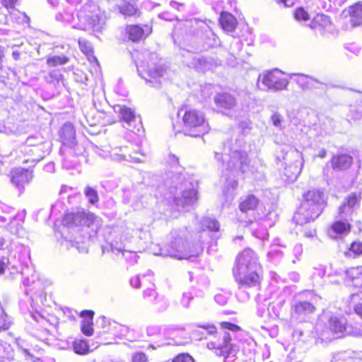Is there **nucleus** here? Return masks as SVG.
<instances>
[{"mask_svg": "<svg viewBox=\"0 0 362 362\" xmlns=\"http://www.w3.org/2000/svg\"><path fill=\"white\" fill-rule=\"evenodd\" d=\"M84 194L88 202L92 204H96L99 200L97 190L90 186L86 187L84 189Z\"/></svg>", "mask_w": 362, "mask_h": 362, "instance_id": "nucleus-42", "label": "nucleus"}, {"mask_svg": "<svg viewBox=\"0 0 362 362\" xmlns=\"http://www.w3.org/2000/svg\"><path fill=\"white\" fill-rule=\"evenodd\" d=\"M192 296L190 293H184L180 300L181 304L185 308H188L190 300L192 299Z\"/></svg>", "mask_w": 362, "mask_h": 362, "instance_id": "nucleus-55", "label": "nucleus"}, {"mask_svg": "<svg viewBox=\"0 0 362 362\" xmlns=\"http://www.w3.org/2000/svg\"><path fill=\"white\" fill-rule=\"evenodd\" d=\"M11 182L21 192H23L25 185L30 183L33 179V172L29 169L15 168L10 173Z\"/></svg>", "mask_w": 362, "mask_h": 362, "instance_id": "nucleus-14", "label": "nucleus"}, {"mask_svg": "<svg viewBox=\"0 0 362 362\" xmlns=\"http://www.w3.org/2000/svg\"><path fill=\"white\" fill-rule=\"evenodd\" d=\"M115 112L119 114L121 119L124 122V127L132 132L136 129L139 131L141 126V121H137L134 112L126 106L117 105L114 107Z\"/></svg>", "mask_w": 362, "mask_h": 362, "instance_id": "nucleus-13", "label": "nucleus"}, {"mask_svg": "<svg viewBox=\"0 0 362 362\" xmlns=\"http://www.w3.org/2000/svg\"><path fill=\"white\" fill-rule=\"evenodd\" d=\"M157 293L155 291L153 288H148L144 291V298H148L150 297H153L155 299L156 298Z\"/></svg>", "mask_w": 362, "mask_h": 362, "instance_id": "nucleus-61", "label": "nucleus"}, {"mask_svg": "<svg viewBox=\"0 0 362 362\" xmlns=\"http://www.w3.org/2000/svg\"><path fill=\"white\" fill-rule=\"evenodd\" d=\"M359 201L360 196L356 193H352L347 197L344 202L355 210L359 204Z\"/></svg>", "mask_w": 362, "mask_h": 362, "instance_id": "nucleus-46", "label": "nucleus"}, {"mask_svg": "<svg viewBox=\"0 0 362 362\" xmlns=\"http://www.w3.org/2000/svg\"><path fill=\"white\" fill-rule=\"evenodd\" d=\"M110 248H111V250L114 253L117 254V253L121 252L122 256L126 259H135L136 257V255L135 252L124 250L122 247H116V246L113 245L112 244H111L110 245Z\"/></svg>", "mask_w": 362, "mask_h": 362, "instance_id": "nucleus-44", "label": "nucleus"}, {"mask_svg": "<svg viewBox=\"0 0 362 362\" xmlns=\"http://www.w3.org/2000/svg\"><path fill=\"white\" fill-rule=\"evenodd\" d=\"M45 144L41 142L40 146H23L21 148V153L24 154L25 158L22 160L23 163H31L33 165L43 159L46 151H44Z\"/></svg>", "mask_w": 362, "mask_h": 362, "instance_id": "nucleus-15", "label": "nucleus"}, {"mask_svg": "<svg viewBox=\"0 0 362 362\" xmlns=\"http://www.w3.org/2000/svg\"><path fill=\"white\" fill-rule=\"evenodd\" d=\"M47 83H59L63 80V75L59 70H53L49 72L48 75L45 77Z\"/></svg>", "mask_w": 362, "mask_h": 362, "instance_id": "nucleus-45", "label": "nucleus"}, {"mask_svg": "<svg viewBox=\"0 0 362 362\" xmlns=\"http://www.w3.org/2000/svg\"><path fill=\"white\" fill-rule=\"evenodd\" d=\"M78 45L81 50L88 57L90 62H97V59L93 55L91 45L88 41L80 39L78 40Z\"/></svg>", "mask_w": 362, "mask_h": 362, "instance_id": "nucleus-36", "label": "nucleus"}, {"mask_svg": "<svg viewBox=\"0 0 362 362\" xmlns=\"http://www.w3.org/2000/svg\"><path fill=\"white\" fill-rule=\"evenodd\" d=\"M346 256L351 257H358L362 255V243L354 241L349 246V250L345 252Z\"/></svg>", "mask_w": 362, "mask_h": 362, "instance_id": "nucleus-37", "label": "nucleus"}, {"mask_svg": "<svg viewBox=\"0 0 362 362\" xmlns=\"http://www.w3.org/2000/svg\"><path fill=\"white\" fill-rule=\"evenodd\" d=\"M350 23L352 27L362 25V1L355 4L349 8Z\"/></svg>", "mask_w": 362, "mask_h": 362, "instance_id": "nucleus-25", "label": "nucleus"}, {"mask_svg": "<svg viewBox=\"0 0 362 362\" xmlns=\"http://www.w3.org/2000/svg\"><path fill=\"white\" fill-rule=\"evenodd\" d=\"M119 11L125 16H134L138 11L136 4V0H131V1H122L119 6Z\"/></svg>", "mask_w": 362, "mask_h": 362, "instance_id": "nucleus-31", "label": "nucleus"}, {"mask_svg": "<svg viewBox=\"0 0 362 362\" xmlns=\"http://www.w3.org/2000/svg\"><path fill=\"white\" fill-rule=\"evenodd\" d=\"M13 357L14 353L11 345L0 340V362L11 361Z\"/></svg>", "mask_w": 362, "mask_h": 362, "instance_id": "nucleus-32", "label": "nucleus"}, {"mask_svg": "<svg viewBox=\"0 0 362 362\" xmlns=\"http://www.w3.org/2000/svg\"><path fill=\"white\" fill-rule=\"evenodd\" d=\"M313 212L314 210L309 207L305 211H302L300 205L297 212L293 216V221L298 225H303L313 221L319 216H315Z\"/></svg>", "mask_w": 362, "mask_h": 362, "instance_id": "nucleus-24", "label": "nucleus"}, {"mask_svg": "<svg viewBox=\"0 0 362 362\" xmlns=\"http://www.w3.org/2000/svg\"><path fill=\"white\" fill-rule=\"evenodd\" d=\"M271 119H272V124L275 127H278L281 126V120H282V117H281V115L280 114H279L277 112L273 114L272 115Z\"/></svg>", "mask_w": 362, "mask_h": 362, "instance_id": "nucleus-58", "label": "nucleus"}, {"mask_svg": "<svg viewBox=\"0 0 362 362\" xmlns=\"http://www.w3.org/2000/svg\"><path fill=\"white\" fill-rule=\"evenodd\" d=\"M351 222L350 221L336 217V221L328 230L329 236L331 238L337 239L347 235L351 229Z\"/></svg>", "mask_w": 362, "mask_h": 362, "instance_id": "nucleus-17", "label": "nucleus"}, {"mask_svg": "<svg viewBox=\"0 0 362 362\" xmlns=\"http://www.w3.org/2000/svg\"><path fill=\"white\" fill-rule=\"evenodd\" d=\"M78 23L74 25L81 30L91 28L94 31L100 32L105 24V17L96 9L95 5L86 0V2L76 14Z\"/></svg>", "mask_w": 362, "mask_h": 362, "instance_id": "nucleus-2", "label": "nucleus"}, {"mask_svg": "<svg viewBox=\"0 0 362 362\" xmlns=\"http://www.w3.org/2000/svg\"><path fill=\"white\" fill-rule=\"evenodd\" d=\"M62 143L64 146L74 148L76 145L75 129L74 126L68 122L63 125L59 131Z\"/></svg>", "mask_w": 362, "mask_h": 362, "instance_id": "nucleus-21", "label": "nucleus"}, {"mask_svg": "<svg viewBox=\"0 0 362 362\" xmlns=\"http://www.w3.org/2000/svg\"><path fill=\"white\" fill-rule=\"evenodd\" d=\"M291 78H293L294 81L303 90H311L315 88H327V84L322 82L310 76L303 74H291Z\"/></svg>", "mask_w": 362, "mask_h": 362, "instance_id": "nucleus-16", "label": "nucleus"}, {"mask_svg": "<svg viewBox=\"0 0 362 362\" xmlns=\"http://www.w3.org/2000/svg\"><path fill=\"white\" fill-rule=\"evenodd\" d=\"M259 204V199L254 195L250 194L242 197L239 204V209L242 212L255 210Z\"/></svg>", "mask_w": 362, "mask_h": 362, "instance_id": "nucleus-26", "label": "nucleus"}, {"mask_svg": "<svg viewBox=\"0 0 362 362\" xmlns=\"http://www.w3.org/2000/svg\"><path fill=\"white\" fill-rule=\"evenodd\" d=\"M148 58L149 61L146 62H141L136 65L137 71L141 77L150 83L151 86L158 88L165 76L166 69L154 62L157 59L156 53L149 54Z\"/></svg>", "mask_w": 362, "mask_h": 362, "instance_id": "nucleus-5", "label": "nucleus"}, {"mask_svg": "<svg viewBox=\"0 0 362 362\" xmlns=\"http://www.w3.org/2000/svg\"><path fill=\"white\" fill-rule=\"evenodd\" d=\"M260 269H244L243 271H233V276L240 290L249 288H256L260 284Z\"/></svg>", "mask_w": 362, "mask_h": 362, "instance_id": "nucleus-10", "label": "nucleus"}, {"mask_svg": "<svg viewBox=\"0 0 362 362\" xmlns=\"http://www.w3.org/2000/svg\"><path fill=\"white\" fill-rule=\"evenodd\" d=\"M112 158L117 161L127 160V161H134L135 163L141 162V159L140 158L132 156V154H124V153H114L111 155Z\"/></svg>", "mask_w": 362, "mask_h": 362, "instance_id": "nucleus-43", "label": "nucleus"}, {"mask_svg": "<svg viewBox=\"0 0 362 362\" xmlns=\"http://www.w3.org/2000/svg\"><path fill=\"white\" fill-rule=\"evenodd\" d=\"M18 0H0L1 4L7 8H13Z\"/></svg>", "mask_w": 362, "mask_h": 362, "instance_id": "nucleus-62", "label": "nucleus"}, {"mask_svg": "<svg viewBox=\"0 0 362 362\" xmlns=\"http://www.w3.org/2000/svg\"><path fill=\"white\" fill-rule=\"evenodd\" d=\"M260 269H262L261 265L259 263L256 253L252 250L247 248L237 256L233 271Z\"/></svg>", "mask_w": 362, "mask_h": 362, "instance_id": "nucleus-12", "label": "nucleus"}, {"mask_svg": "<svg viewBox=\"0 0 362 362\" xmlns=\"http://www.w3.org/2000/svg\"><path fill=\"white\" fill-rule=\"evenodd\" d=\"M198 22L197 21H186L183 22L182 23H179L176 27L175 29L177 30L181 28L182 25H183L186 28H192L194 24H197Z\"/></svg>", "mask_w": 362, "mask_h": 362, "instance_id": "nucleus-60", "label": "nucleus"}, {"mask_svg": "<svg viewBox=\"0 0 362 362\" xmlns=\"http://www.w3.org/2000/svg\"><path fill=\"white\" fill-rule=\"evenodd\" d=\"M294 16L298 21H307L308 19V14L303 8H298L294 13Z\"/></svg>", "mask_w": 362, "mask_h": 362, "instance_id": "nucleus-50", "label": "nucleus"}, {"mask_svg": "<svg viewBox=\"0 0 362 362\" xmlns=\"http://www.w3.org/2000/svg\"><path fill=\"white\" fill-rule=\"evenodd\" d=\"M362 118V103L356 105H351L349 107V113L347 114V119L349 120H359Z\"/></svg>", "mask_w": 362, "mask_h": 362, "instance_id": "nucleus-34", "label": "nucleus"}, {"mask_svg": "<svg viewBox=\"0 0 362 362\" xmlns=\"http://www.w3.org/2000/svg\"><path fill=\"white\" fill-rule=\"evenodd\" d=\"M78 241H76V240H67L66 238H64L62 240L61 244L62 245L66 247L67 249H69L71 247H76L78 251L81 252L80 250V247L78 246Z\"/></svg>", "mask_w": 362, "mask_h": 362, "instance_id": "nucleus-52", "label": "nucleus"}, {"mask_svg": "<svg viewBox=\"0 0 362 362\" xmlns=\"http://www.w3.org/2000/svg\"><path fill=\"white\" fill-rule=\"evenodd\" d=\"M184 177L182 175H178L176 177L177 183L178 185L173 187L170 189L169 199L173 198L175 204L182 208L183 210L187 209L188 206H192L197 201V191L190 187L187 188L188 185H191V183L185 182H183Z\"/></svg>", "mask_w": 362, "mask_h": 362, "instance_id": "nucleus-6", "label": "nucleus"}, {"mask_svg": "<svg viewBox=\"0 0 362 362\" xmlns=\"http://www.w3.org/2000/svg\"><path fill=\"white\" fill-rule=\"evenodd\" d=\"M146 333L148 336H156L160 333V327L158 325H149L146 328Z\"/></svg>", "mask_w": 362, "mask_h": 362, "instance_id": "nucleus-53", "label": "nucleus"}, {"mask_svg": "<svg viewBox=\"0 0 362 362\" xmlns=\"http://www.w3.org/2000/svg\"><path fill=\"white\" fill-rule=\"evenodd\" d=\"M314 305L308 301H298L291 308V315L293 317L303 320L305 317L314 313Z\"/></svg>", "mask_w": 362, "mask_h": 362, "instance_id": "nucleus-20", "label": "nucleus"}, {"mask_svg": "<svg viewBox=\"0 0 362 362\" xmlns=\"http://www.w3.org/2000/svg\"><path fill=\"white\" fill-rule=\"evenodd\" d=\"M150 31V28L147 25L145 26V30L139 25H131L128 29V34L129 39L135 42L141 40L145 33L148 35Z\"/></svg>", "mask_w": 362, "mask_h": 362, "instance_id": "nucleus-30", "label": "nucleus"}, {"mask_svg": "<svg viewBox=\"0 0 362 362\" xmlns=\"http://www.w3.org/2000/svg\"><path fill=\"white\" fill-rule=\"evenodd\" d=\"M130 284L136 288H139L141 286V279L139 276H135L130 279Z\"/></svg>", "mask_w": 362, "mask_h": 362, "instance_id": "nucleus-64", "label": "nucleus"}, {"mask_svg": "<svg viewBox=\"0 0 362 362\" xmlns=\"http://www.w3.org/2000/svg\"><path fill=\"white\" fill-rule=\"evenodd\" d=\"M352 158L348 154L341 153L334 156L331 160V165L334 170H345L351 166Z\"/></svg>", "mask_w": 362, "mask_h": 362, "instance_id": "nucleus-23", "label": "nucleus"}, {"mask_svg": "<svg viewBox=\"0 0 362 362\" xmlns=\"http://www.w3.org/2000/svg\"><path fill=\"white\" fill-rule=\"evenodd\" d=\"M220 24L227 32H232L236 27V19L229 13L223 12L220 16Z\"/></svg>", "mask_w": 362, "mask_h": 362, "instance_id": "nucleus-29", "label": "nucleus"}, {"mask_svg": "<svg viewBox=\"0 0 362 362\" xmlns=\"http://www.w3.org/2000/svg\"><path fill=\"white\" fill-rule=\"evenodd\" d=\"M361 274L362 267H359L350 268L346 272V276L351 280L359 278Z\"/></svg>", "mask_w": 362, "mask_h": 362, "instance_id": "nucleus-48", "label": "nucleus"}, {"mask_svg": "<svg viewBox=\"0 0 362 362\" xmlns=\"http://www.w3.org/2000/svg\"><path fill=\"white\" fill-rule=\"evenodd\" d=\"M301 211H305L309 207L314 210L315 216H320L326 205V199L323 192L319 189H311L303 194Z\"/></svg>", "mask_w": 362, "mask_h": 362, "instance_id": "nucleus-9", "label": "nucleus"}, {"mask_svg": "<svg viewBox=\"0 0 362 362\" xmlns=\"http://www.w3.org/2000/svg\"><path fill=\"white\" fill-rule=\"evenodd\" d=\"M284 73L278 69L267 71L259 76L258 81L268 90L278 92L287 90L289 80L283 76Z\"/></svg>", "mask_w": 362, "mask_h": 362, "instance_id": "nucleus-8", "label": "nucleus"}, {"mask_svg": "<svg viewBox=\"0 0 362 362\" xmlns=\"http://www.w3.org/2000/svg\"><path fill=\"white\" fill-rule=\"evenodd\" d=\"M326 273V269L323 266H319L318 267L314 268L312 277L314 281L320 283V280L324 277Z\"/></svg>", "mask_w": 362, "mask_h": 362, "instance_id": "nucleus-47", "label": "nucleus"}, {"mask_svg": "<svg viewBox=\"0 0 362 362\" xmlns=\"http://www.w3.org/2000/svg\"><path fill=\"white\" fill-rule=\"evenodd\" d=\"M218 349L219 353H217V354L224 356V362H239L236 357V351L233 347L226 346L220 347Z\"/></svg>", "mask_w": 362, "mask_h": 362, "instance_id": "nucleus-33", "label": "nucleus"}, {"mask_svg": "<svg viewBox=\"0 0 362 362\" xmlns=\"http://www.w3.org/2000/svg\"><path fill=\"white\" fill-rule=\"evenodd\" d=\"M204 36L206 37V41L204 49L215 46L217 44L215 34L209 28L204 26Z\"/></svg>", "mask_w": 362, "mask_h": 362, "instance_id": "nucleus-41", "label": "nucleus"}, {"mask_svg": "<svg viewBox=\"0 0 362 362\" xmlns=\"http://www.w3.org/2000/svg\"><path fill=\"white\" fill-rule=\"evenodd\" d=\"M201 224L203 230L206 228L212 231H218L220 228L219 223L216 219L211 218H204Z\"/></svg>", "mask_w": 362, "mask_h": 362, "instance_id": "nucleus-38", "label": "nucleus"}, {"mask_svg": "<svg viewBox=\"0 0 362 362\" xmlns=\"http://www.w3.org/2000/svg\"><path fill=\"white\" fill-rule=\"evenodd\" d=\"M215 157L218 161L223 159L222 171L227 180L230 177V174L235 177L243 175L250 170L248 156L247 153L243 151H231L224 158L222 155L216 153Z\"/></svg>", "mask_w": 362, "mask_h": 362, "instance_id": "nucleus-1", "label": "nucleus"}, {"mask_svg": "<svg viewBox=\"0 0 362 362\" xmlns=\"http://www.w3.org/2000/svg\"><path fill=\"white\" fill-rule=\"evenodd\" d=\"M73 349L76 354L84 355L89 352V346L85 340H76L74 342Z\"/></svg>", "mask_w": 362, "mask_h": 362, "instance_id": "nucleus-40", "label": "nucleus"}, {"mask_svg": "<svg viewBox=\"0 0 362 362\" xmlns=\"http://www.w3.org/2000/svg\"><path fill=\"white\" fill-rule=\"evenodd\" d=\"M69 59L64 55L49 57L47 59V64L50 66L64 65L69 62Z\"/></svg>", "mask_w": 362, "mask_h": 362, "instance_id": "nucleus-39", "label": "nucleus"}, {"mask_svg": "<svg viewBox=\"0 0 362 362\" xmlns=\"http://www.w3.org/2000/svg\"><path fill=\"white\" fill-rule=\"evenodd\" d=\"M203 250L200 243L192 247L181 237L175 238L165 248L160 249V255L169 256L179 259L195 257Z\"/></svg>", "mask_w": 362, "mask_h": 362, "instance_id": "nucleus-4", "label": "nucleus"}, {"mask_svg": "<svg viewBox=\"0 0 362 362\" xmlns=\"http://www.w3.org/2000/svg\"><path fill=\"white\" fill-rule=\"evenodd\" d=\"M173 362H194V361L188 354H181L177 356Z\"/></svg>", "mask_w": 362, "mask_h": 362, "instance_id": "nucleus-51", "label": "nucleus"}, {"mask_svg": "<svg viewBox=\"0 0 362 362\" xmlns=\"http://www.w3.org/2000/svg\"><path fill=\"white\" fill-rule=\"evenodd\" d=\"M63 223L69 228L92 227L93 230H97L99 221L93 214L77 210L66 214Z\"/></svg>", "mask_w": 362, "mask_h": 362, "instance_id": "nucleus-7", "label": "nucleus"}, {"mask_svg": "<svg viewBox=\"0 0 362 362\" xmlns=\"http://www.w3.org/2000/svg\"><path fill=\"white\" fill-rule=\"evenodd\" d=\"M221 326L223 329L230 330L232 332L240 330V327L238 325L228 322H221Z\"/></svg>", "mask_w": 362, "mask_h": 362, "instance_id": "nucleus-56", "label": "nucleus"}, {"mask_svg": "<svg viewBox=\"0 0 362 362\" xmlns=\"http://www.w3.org/2000/svg\"><path fill=\"white\" fill-rule=\"evenodd\" d=\"M132 362H147V356L145 354L137 352L132 355Z\"/></svg>", "mask_w": 362, "mask_h": 362, "instance_id": "nucleus-54", "label": "nucleus"}, {"mask_svg": "<svg viewBox=\"0 0 362 362\" xmlns=\"http://www.w3.org/2000/svg\"><path fill=\"white\" fill-rule=\"evenodd\" d=\"M214 300L218 304L225 305L228 302V296L223 293H218L214 296Z\"/></svg>", "mask_w": 362, "mask_h": 362, "instance_id": "nucleus-57", "label": "nucleus"}, {"mask_svg": "<svg viewBox=\"0 0 362 362\" xmlns=\"http://www.w3.org/2000/svg\"><path fill=\"white\" fill-rule=\"evenodd\" d=\"M21 274L24 286L28 287L39 284L38 276L35 273V267L33 265H23L21 270Z\"/></svg>", "mask_w": 362, "mask_h": 362, "instance_id": "nucleus-22", "label": "nucleus"}, {"mask_svg": "<svg viewBox=\"0 0 362 362\" xmlns=\"http://www.w3.org/2000/svg\"><path fill=\"white\" fill-rule=\"evenodd\" d=\"M231 338V335L229 332H225L223 337V344L220 345V347L226 346L233 347V345L230 344Z\"/></svg>", "mask_w": 362, "mask_h": 362, "instance_id": "nucleus-59", "label": "nucleus"}, {"mask_svg": "<svg viewBox=\"0 0 362 362\" xmlns=\"http://www.w3.org/2000/svg\"><path fill=\"white\" fill-rule=\"evenodd\" d=\"M293 253L296 258H298L303 253V246L301 244H296L293 248Z\"/></svg>", "mask_w": 362, "mask_h": 362, "instance_id": "nucleus-63", "label": "nucleus"}, {"mask_svg": "<svg viewBox=\"0 0 362 362\" xmlns=\"http://www.w3.org/2000/svg\"><path fill=\"white\" fill-rule=\"evenodd\" d=\"M155 300H156L155 305H156V309L158 311H164L168 308L169 303L165 298H161L159 299L156 298Z\"/></svg>", "mask_w": 362, "mask_h": 362, "instance_id": "nucleus-49", "label": "nucleus"}, {"mask_svg": "<svg viewBox=\"0 0 362 362\" xmlns=\"http://www.w3.org/2000/svg\"><path fill=\"white\" fill-rule=\"evenodd\" d=\"M355 210L344 202L339 207L337 218L352 221V215Z\"/></svg>", "mask_w": 362, "mask_h": 362, "instance_id": "nucleus-35", "label": "nucleus"}, {"mask_svg": "<svg viewBox=\"0 0 362 362\" xmlns=\"http://www.w3.org/2000/svg\"><path fill=\"white\" fill-rule=\"evenodd\" d=\"M185 63L189 67L194 68L199 71H204L209 69V61L206 57L198 54L187 52V56H185Z\"/></svg>", "mask_w": 362, "mask_h": 362, "instance_id": "nucleus-19", "label": "nucleus"}, {"mask_svg": "<svg viewBox=\"0 0 362 362\" xmlns=\"http://www.w3.org/2000/svg\"><path fill=\"white\" fill-rule=\"evenodd\" d=\"M214 103L219 111L233 110L237 105L235 98L228 93L216 94L214 98Z\"/></svg>", "mask_w": 362, "mask_h": 362, "instance_id": "nucleus-18", "label": "nucleus"}, {"mask_svg": "<svg viewBox=\"0 0 362 362\" xmlns=\"http://www.w3.org/2000/svg\"><path fill=\"white\" fill-rule=\"evenodd\" d=\"M19 216L18 214H11L9 216H0V227L8 226V230L11 233L18 234L19 223H17L16 227L12 226V224L18 221Z\"/></svg>", "mask_w": 362, "mask_h": 362, "instance_id": "nucleus-27", "label": "nucleus"}, {"mask_svg": "<svg viewBox=\"0 0 362 362\" xmlns=\"http://www.w3.org/2000/svg\"><path fill=\"white\" fill-rule=\"evenodd\" d=\"M183 112L182 121L191 136H200L209 131V126L205 119L204 114L196 109L182 108L178 111V115Z\"/></svg>", "mask_w": 362, "mask_h": 362, "instance_id": "nucleus-3", "label": "nucleus"}, {"mask_svg": "<svg viewBox=\"0 0 362 362\" xmlns=\"http://www.w3.org/2000/svg\"><path fill=\"white\" fill-rule=\"evenodd\" d=\"M327 326L330 332L335 334L337 337H341L344 335L362 336L361 329H351V327L346 325V320L341 315L331 316L329 318Z\"/></svg>", "mask_w": 362, "mask_h": 362, "instance_id": "nucleus-11", "label": "nucleus"}, {"mask_svg": "<svg viewBox=\"0 0 362 362\" xmlns=\"http://www.w3.org/2000/svg\"><path fill=\"white\" fill-rule=\"evenodd\" d=\"M94 313L91 310H84L81 313L82 316H87L81 324V331L86 336H91L93 334V317Z\"/></svg>", "mask_w": 362, "mask_h": 362, "instance_id": "nucleus-28", "label": "nucleus"}]
</instances>
